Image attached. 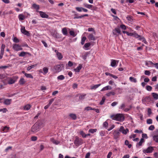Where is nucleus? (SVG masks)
Instances as JSON below:
<instances>
[{"label": "nucleus", "instance_id": "1", "mask_svg": "<svg viewBox=\"0 0 158 158\" xmlns=\"http://www.w3.org/2000/svg\"><path fill=\"white\" fill-rule=\"evenodd\" d=\"M110 118L112 119L120 122L123 121L125 118L123 114H117L110 116Z\"/></svg>", "mask_w": 158, "mask_h": 158}, {"label": "nucleus", "instance_id": "7", "mask_svg": "<svg viewBox=\"0 0 158 158\" xmlns=\"http://www.w3.org/2000/svg\"><path fill=\"white\" fill-rule=\"evenodd\" d=\"M153 150V148L152 147H149L146 149H144L143 150V152L144 153H152Z\"/></svg>", "mask_w": 158, "mask_h": 158}, {"label": "nucleus", "instance_id": "48", "mask_svg": "<svg viewBox=\"0 0 158 158\" xmlns=\"http://www.w3.org/2000/svg\"><path fill=\"white\" fill-rule=\"evenodd\" d=\"M103 127L106 128H107L108 125V123L107 122L105 121L103 123Z\"/></svg>", "mask_w": 158, "mask_h": 158}, {"label": "nucleus", "instance_id": "2", "mask_svg": "<svg viewBox=\"0 0 158 158\" xmlns=\"http://www.w3.org/2000/svg\"><path fill=\"white\" fill-rule=\"evenodd\" d=\"M63 68L62 64H57L54 67L53 71L55 73H58L61 71Z\"/></svg>", "mask_w": 158, "mask_h": 158}, {"label": "nucleus", "instance_id": "51", "mask_svg": "<svg viewBox=\"0 0 158 158\" xmlns=\"http://www.w3.org/2000/svg\"><path fill=\"white\" fill-rule=\"evenodd\" d=\"M88 55V53L87 52H85L84 54V55L82 56V58L84 59V60H85L86 59L87 56Z\"/></svg>", "mask_w": 158, "mask_h": 158}, {"label": "nucleus", "instance_id": "6", "mask_svg": "<svg viewBox=\"0 0 158 158\" xmlns=\"http://www.w3.org/2000/svg\"><path fill=\"white\" fill-rule=\"evenodd\" d=\"M39 130V125L37 123L35 124L31 128L32 131L34 132H36L38 131Z\"/></svg>", "mask_w": 158, "mask_h": 158}, {"label": "nucleus", "instance_id": "10", "mask_svg": "<svg viewBox=\"0 0 158 158\" xmlns=\"http://www.w3.org/2000/svg\"><path fill=\"white\" fill-rule=\"evenodd\" d=\"M119 60H111L110 65L112 67L116 66L118 63Z\"/></svg>", "mask_w": 158, "mask_h": 158}, {"label": "nucleus", "instance_id": "28", "mask_svg": "<svg viewBox=\"0 0 158 158\" xmlns=\"http://www.w3.org/2000/svg\"><path fill=\"white\" fill-rule=\"evenodd\" d=\"M91 45V44L90 43H87L85 44L83 48L86 50H87L88 49L87 48L89 47Z\"/></svg>", "mask_w": 158, "mask_h": 158}, {"label": "nucleus", "instance_id": "15", "mask_svg": "<svg viewBox=\"0 0 158 158\" xmlns=\"http://www.w3.org/2000/svg\"><path fill=\"white\" fill-rule=\"evenodd\" d=\"M88 38V39L90 40H96L94 35L93 34H89V35Z\"/></svg>", "mask_w": 158, "mask_h": 158}, {"label": "nucleus", "instance_id": "31", "mask_svg": "<svg viewBox=\"0 0 158 158\" xmlns=\"http://www.w3.org/2000/svg\"><path fill=\"white\" fill-rule=\"evenodd\" d=\"M18 18H19V20H23L25 18V17L24 15L22 14H19V15Z\"/></svg>", "mask_w": 158, "mask_h": 158}, {"label": "nucleus", "instance_id": "5", "mask_svg": "<svg viewBox=\"0 0 158 158\" xmlns=\"http://www.w3.org/2000/svg\"><path fill=\"white\" fill-rule=\"evenodd\" d=\"M21 31L22 33L28 36L30 35V34L29 32L28 31L26 30L25 27H24L21 25Z\"/></svg>", "mask_w": 158, "mask_h": 158}, {"label": "nucleus", "instance_id": "9", "mask_svg": "<svg viewBox=\"0 0 158 158\" xmlns=\"http://www.w3.org/2000/svg\"><path fill=\"white\" fill-rule=\"evenodd\" d=\"M120 133L118 130H114L113 133L114 139H117L119 137Z\"/></svg>", "mask_w": 158, "mask_h": 158}, {"label": "nucleus", "instance_id": "62", "mask_svg": "<svg viewBox=\"0 0 158 158\" xmlns=\"http://www.w3.org/2000/svg\"><path fill=\"white\" fill-rule=\"evenodd\" d=\"M83 8L82 7H76V10L79 12H81Z\"/></svg>", "mask_w": 158, "mask_h": 158}, {"label": "nucleus", "instance_id": "47", "mask_svg": "<svg viewBox=\"0 0 158 158\" xmlns=\"http://www.w3.org/2000/svg\"><path fill=\"white\" fill-rule=\"evenodd\" d=\"M80 134L82 135V137L84 138L86 137V134L82 131H80Z\"/></svg>", "mask_w": 158, "mask_h": 158}, {"label": "nucleus", "instance_id": "26", "mask_svg": "<svg viewBox=\"0 0 158 158\" xmlns=\"http://www.w3.org/2000/svg\"><path fill=\"white\" fill-rule=\"evenodd\" d=\"M152 97L155 100L158 99V94L155 93H152Z\"/></svg>", "mask_w": 158, "mask_h": 158}, {"label": "nucleus", "instance_id": "8", "mask_svg": "<svg viewBox=\"0 0 158 158\" xmlns=\"http://www.w3.org/2000/svg\"><path fill=\"white\" fill-rule=\"evenodd\" d=\"M151 101L150 98L149 96L146 97L142 99V102L144 104H148Z\"/></svg>", "mask_w": 158, "mask_h": 158}, {"label": "nucleus", "instance_id": "40", "mask_svg": "<svg viewBox=\"0 0 158 158\" xmlns=\"http://www.w3.org/2000/svg\"><path fill=\"white\" fill-rule=\"evenodd\" d=\"M64 78L65 77L63 75L59 76L57 77V79L58 80H64Z\"/></svg>", "mask_w": 158, "mask_h": 158}, {"label": "nucleus", "instance_id": "12", "mask_svg": "<svg viewBox=\"0 0 158 158\" xmlns=\"http://www.w3.org/2000/svg\"><path fill=\"white\" fill-rule=\"evenodd\" d=\"M154 134L152 135L153 140L155 142L158 143V134L156 133H154Z\"/></svg>", "mask_w": 158, "mask_h": 158}, {"label": "nucleus", "instance_id": "35", "mask_svg": "<svg viewBox=\"0 0 158 158\" xmlns=\"http://www.w3.org/2000/svg\"><path fill=\"white\" fill-rule=\"evenodd\" d=\"M144 140L143 138H141L140 139V141L137 143V144L139 146H141L142 145V143L144 142Z\"/></svg>", "mask_w": 158, "mask_h": 158}, {"label": "nucleus", "instance_id": "36", "mask_svg": "<svg viewBox=\"0 0 158 158\" xmlns=\"http://www.w3.org/2000/svg\"><path fill=\"white\" fill-rule=\"evenodd\" d=\"M37 66V64L32 65L28 67L27 68V70L28 71L30 70L31 69L34 68V67Z\"/></svg>", "mask_w": 158, "mask_h": 158}, {"label": "nucleus", "instance_id": "56", "mask_svg": "<svg viewBox=\"0 0 158 158\" xmlns=\"http://www.w3.org/2000/svg\"><path fill=\"white\" fill-rule=\"evenodd\" d=\"M155 129V127L154 125H152L150 126L148 128V129L149 130L152 131Z\"/></svg>", "mask_w": 158, "mask_h": 158}, {"label": "nucleus", "instance_id": "23", "mask_svg": "<svg viewBox=\"0 0 158 158\" xmlns=\"http://www.w3.org/2000/svg\"><path fill=\"white\" fill-rule=\"evenodd\" d=\"M101 85V84L92 85L90 86V89H96Z\"/></svg>", "mask_w": 158, "mask_h": 158}, {"label": "nucleus", "instance_id": "50", "mask_svg": "<svg viewBox=\"0 0 158 158\" xmlns=\"http://www.w3.org/2000/svg\"><path fill=\"white\" fill-rule=\"evenodd\" d=\"M85 94H83L79 97L80 99H84L85 98V97L86 96Z\"/></svg>", "mask_w": 158, "mask_h": 158}, {"label": "nucleus", "instance_id": "58", "mask_svg": "<svg viewBox=\"0 0 158 158\" xmlns=\"http://www.w3.org/2000/svg\"><path fill=\"white\" fill-rule=\"evenodd\" d=\"M105 100V98L104 97H103L102 99V101L100 102V104L101 105H102L104 103Z\"/></svg>", "mask_w": 158, "mask_h": 158}, {"label": "nucleus", "instance_id": "4", "mask_svg": "<svg viewBox=\"0 0 158 158\" xmlns=\"http://www.w3.org/2000/svg\"><path fill=\"white\" fill-rule=\"evenodd\" d=\"M12 48L13 49L16 51H21L23 50L21 46L18 44H14L13 45Z\"/></svg>", "mask_w": 158, "mask_h": 158}, {"label": "nucleus", "instance_id": "14", "mask_svg": "<svg viewBox=\"0 0 158 158\" xmlns=\"http://www.w3.org/2000/svg\"><path fill=\"white\" fill-rule=\"evenodd\" d=\"M40 15L42 18H48V15L46 14L45 13L41 11H39Z\"/></svg>", "mask_w": 158, "mask_h": 158}, {"label": "nucleus", "instance_id": "61", "mask_svg": "<svg viewBox=\"0 0 158 158\" xmlns=\"http://www.w3.org/2000/svg\"><path fill=\"white\" fill-rule=\"evenodd\" d=\"M144 74L147 75H149L151 74V73L149 71L146 70L145 71Z\"/></svg>", "mask_w": 158, "mask_h": 158}, {"label": "nucleus", "instance_id": "17", "mask_svg": "<svg viewBox=\"0 0 158 158\" xmlns=\"http://www.w3.org/2000/svg\"><path fill=\"white\" fill-rule=\"evenodd\" d=\"M27 54H28L29 56H31V54L30 53L28 52H21L20 53H19V56L23 57Z\"/></svg>", "mask_w": 158, "mask_h": 158}, {"label": "nucleus", "instance_id": "3", "mask_svg": "<svg viewBox=\"0 0 158 158\" xmlns=\"http://www.w3.org/2000/svg\"><path fill=\"white\" fill-rule=\"evenodd\" d=\"M74 143L76 145L79 146L83 143V140L77 136H76Z\"/></svg>", "mask_w": 158, "mask_h": 158}, {"label": "nucleus", "instance_id": "57", "mask_svg": "<svg viewBox=\"0 0 158 158\" xmlns=\"http://www.w3.org/2000/svg\"><path fill=\"white\" fill-rule=\"evenodd\" d=\"M131 106H130L124 109L123 110L125 112H127L128 111H129V110H130L131 109Z\"/></svg>", "mask_w": 158, "mask_h": 158}, {"label": "nucleus", "instance_id": "11", "mask_svg": "<svg viewBox=\"0 0 158 158\" xmlns=\"http://www.w3.org/2000/svg\"><path fill=\"white\" fill-rule=\"evenodd\" d=\"M51 35L52 36L56 38H60L61 36V35L59 34L56 31L52 32Z\"/></svg>", "mask_w": 158, "mask_h": 158}, {"label": "nucleus", "instance_id": "16", "mask_svg": "<svg viewBox=\"0 0 158 158\" xmlns=\"http://www.w3.org/2000/svg\"><path fill=\"white\" fill-rule=\"evenodd\" d=\"M50 141L52 143L55 145H58L60 143V142L58 140H57L53 138H51L50 139Z\"/></svg>", "mask_w": 158, "mask_h": 158}, {"label": "nucleus", "instance_id": "45", "mask_svg": "<svg viewBox=\"0 0 158 158\" xmlns=\"http://www.w3.org/2000/svg\"><path fill=\"white\" fill-rule=\"evenodd\" d=\"M69 34L70 35L72 36L73 37H75L76 35V34H75L74 32L73 31H69Z\"/></svg>", "mask_w": 158, "mask_h": 158}, {"label": "nucleus", "instance_id": "63", "mask_svg": "<svg viewBox=\"0 0 158 158\" xmlns=\"http://www.w3.org/2000/svg\"><path fill=\"white\" fill-rule=\"evenodd\" d=\"M54 98H52L50 100L49 102V103L48 105H49V106H50V105L52 104V102L54 101Z\"/></svg>", "mask_w": 158, "mask_h": 158}, {"label": "nucleus", "instance_id": "24", "mask_svg": "<svg viewBox=\"0 0 158 158\" xmlns=\"http://www.w3.org/2000/svg\"><path fill=\"white\" fill-rule=\"evenodd\" d=\"M154 64L151 61H148V62H146L145 63L146 65L148 67H152V65H154Z\"/></svg>", "mask_w": 158, "mask_h": 158}, {"label": "nucleus", "instance_id": "53", "mask_svg": "<svg viewBox=\"0 0 158 158\" xmlns=\"http://www.w3.org/2000/svg\"><path fill=\"white\" fill-rule=\"evenodd\" d=\"M94 110L93 109V108L90 106L87 107H85L84 109L85 110H87V111H89V110Z\"/></svg>", "mask_w": 158, "mask_h": 158}, {"label": "nucleus", "instance_id": "64", "mask_svg": "<svg viewBox=\"0 0 158 158\" xmlns=\"http://www.w3.org/2000/svg\"><path fill=\"white\" fill-rule=\"evenodd\" d=\"M7 111V109L6 108L0 109V112H2L3 113H5Z\"/></svg>", "mask_w": 158, "mask_h": 158}, {"label": "nucleus", "instance_id": "29", "mask_svg": "<svg viewBox=\"0 0 158 158\" xmlns=\"http://www.w3.org/2000/svg\"><path fill=\"white\" fill-rule=\"evenodd\" d=\"M56 55L57 57L59 60H60L62 59L63 57L62 56L61 54L58 52H57L56 53Z\"/></svg>", "mask_w": 158, "mask_h": 158}, {"label": "nucleus", "instance_id": "18", "mask_svg": "<svg viewBox=\"0 0 158 158\" xmlns=\"http://www.w3.org/2000/svg\"><path fill=\"white\" fill-rule=\"evenodd\" d=\"M12 101L11 99H5L4 101V104L6 105H9L10 103Z\"/></svg>", "mask_w": 158, "mask_h": 158}, {"label": "nucleus", "instance_id": "32", "mask_svg": "<svg viewBox=\"0 0 158 158\" xmlns=\"http://www.w3.org/2000/svg\"><path fill=\"white\" fill-rule=\"evenodd\" d=\"M48 68L47 67H45L43 68V71L44 72V74H46L48 72Z\"/></svg>", "mask_w": 158, "mask_h": 158}, {"label": "nucleus", "instance_id": "42", "mask_svg": "<svg viewBox=\"0 0 158 158\" xmlns=\"http://www.w3.org/2000/svg\"><path fill=\"white\" fill-rule=\"evenodd\" d=\"M97 131V130L96 129H90L89 130V132H90L91 133H94L96 132Z\"/></svg>", "mask_w": 158, "mask_h": 158}, {"label": "nucleus", "instance_id": "20", "mask_svg": "<svg viewBox=\"0 0 158 158\" xmlns=\"http://www.w3.org/2000/svg\"><path fill=\"white\" fill-rule=\"evenodd\" d=\"M31 107V106L30 104H27L24 106L23 107V110H29Z\"/></svg>", "mask_w": 158, "mask_h": 158}, {"label": "nucleus", "instance_id": "44", "mask_svg": "<svg viewBox=\"0 0 158 158\" xmlns=\"http://www.w3.org/2000/svg\"><path fill=\"white\" fill-rule=\"evenodd\" d=\"M5 47V45L4 44H2L1 47V52H4Z\"/></svg>", "mask_w": 158, "mask_h": 158}, {"label": "nucleus", "instance_id": "60", "mask_svg": "<svg viewBox=\"0 0 158 158\" xmlns=\"http://www.w3.org/2000/svg\"><path fill=\"white\" fill-rule=\"evenodd\" d=\"M120 27L123 30H126L127 29L126 26L124 24H122L120 26Z\"/></svg>", "mask_w": 158, "mask_h": 158}, {"label": "nucleus", "instance_id": "59", "mask_svg": "<svg viewBox=\"0 0 158 158\" xmlns=\"http://www.w3.org/2000/svg\"><path fill=\"white\" fill-rule=\"evenodd\" d=\"M133 34H134V35L133 36L136 38H138L140 36L138 34L136 33L135 32H134V33H133Z\"/></svg>", "mask_w": 158, "mask_h": 158}, {"label": "nucleus", "instance_id": "13", "mask_svg": "<svg viewBox=\"0 0 158 158\" xmlns=\"http://www.w3.org/2000/svg\"><path fill=\"white\" fill-rule=\"evenodd\" d=\"M116 32L119 34H121L120 29L119 27H117L113 31V33L114 35H117Z\"/></svg>", "mask_w": 158, "mask_h": 158}, {"label": "nucleus", "instance_id": "19", "mask_svg": "<svg viewBox=\"0 0 158 158\" xmlns=\"http://www.w3.org/2000/svg\"><path fill=\"white\" fill-rule=\"evenodd\" d=\"M112 89V87L109 85L106 86L104 87H103L101 91H103L105 90H110Z\"/></svg>", "mask_w": 158, "mask_h": 158}, {"label": "nucleus", "instance_id": "41", "mask_svg": "<svg viewBox=\"0 0 158 158\" xmlns=\"http://www.w3.org/2000/svg\"><path fill=\"white\" fill-rule=\"evenodd\" d=\"M86 39V38L85 36H84L82 37L81 40V43L82 45L84 44L85 40Z\"/></svg>", "mask_w": 158, "mask_h": 158}, {"label": "nucleus", "instance_id": "37", "mask_svg": "<svg viewBox=\"0 0 158 158\" xmlns=\"http://www.w3.org/2000/svg\"><path fill=\"white\" fill-rule=\"evenodd\" d=\"M127 20L130 22H133V19L132 17L130 16H128L127 17Z\"/></svg>", "mask_w": 158, "mask_h": 158}, {"label": "nucleus", "instance_id": "43", "mask_svg": "<svg viewBox=\"0 0 158 158\" xmlns=\"http://www.w3.org/2000/svg\"><path fill=\"white\" fill-rule=\"evenodd\" d=\"M125 144L126 145H127L129 148L131 147V145L129 144V141L127 140H126L125 142Z\"/></svg>", "mask_w": 158, "mask_h": 158}, {"label": "nucleus", "instance_id": "33", "mask_svg": "<svg viewBox=\"0 0 158 158\" xmlns=\"http://www.w3.org/2000/svg\"><path fill=\"white\" fill-rule=\"evenodd\" d=\"M84 6L85 7L88 9H90L93 6L92 5L88 4L86 3L84 4Z\"/></svg>", "mask_w": 158, "mask_h": 158}, {"label": "nucleus", "instance_id": "34", "mask_svg": "<svg viewBox=\"0 0 158 158\" xmlns=\"http://www.w3.org/2000/svg\"><path fill=\"white\" fill-rule=\"evenodd\" d=\"M9 129V127L5 126L2 129V131L4 132H6L8 131Z\"/></svg>", "mask_w": 158, "mask_h": 158}, {"label": "nucleus", "instance_id": "39", "mask_svg": "<svg viewBox=\"0 0 158 158\" xmlns=\"http://www.w3.org/2000/svg\"><path fill=\"white\" fill-rule=\"evenodd\" d=\"M25 76L27 78H30L32 79L33 78V76L30 74L25 73Z\"/></svg>", "mask_w": 158, "mask_h": 158}, {"label": "nucleus", "instance_id": "46", "mask_svg": "<svg viewBox=\"0 0 158 158\" xmlns=\"http://www.w3.org/2000/svg\"><path fill=\"white\" fill-rule=\"evenodd\" d=\"M33 7L37 10H38L39 8V6L35 4H33L32 5Z\"/></svg>", "mask_w": 158, "mask_h": 158}, {"label": "nucleus", "instance_id": "30", "mask_svg": "<svg viewBox=\"0 0 158 158\" xmlns=\"http://www.w3.org/2000/svg\"><path fill=\"white\" fill-rule=\"evenodd\" d=\"M129 80L132 82L134 83H136L137 82V80L134 77H129Z\"/></svg>", "mask_w": 158, "mask_h": 158}, {"label": "nucleus", "instance_id": "22", "mask_svg": "<svg viewBox=\"0 0 158 158\" xmlns=\"http://www.w3.org/2000/svg\"><path fill=\"white\" fill-rule=\"evenodd\" d=\"M62 32L64 35H67L68 34L67 28L66 27H64L62 29Z\"/></svg>", "mask_w": 158, "mask_h": 158}, {"label": "nucleus", "instance_id": "38", "mask_svg": "<svg viewBox=\"0 0 158 158\" xmlns=\"http://www.w3.org/2000/svg\"><path fill=\"white\" fill-rule=\"evenodd\" d=\"M15 81L13 79L10 78L8 81V83L9 84H13L15 82Z\"/></svg>", "mask_w": 158, "mask_h": 158}, {"label": "nucleus", "instance_id": "55", "mask_svg": "<svg viewBox=\"0 0 158 158\" xmlns=\"http://www.w3.org/2000/svg\"><path fill=\"white\" fill-rule=\"evenodd\" d=\"M129 131V130L127 129H124L123 131L122 132V133L123 134H126Z\"/></svg>", "mask_w": 158, "mask_h": 158}, {"label": "nucleus", "instance_id": "54", "mask_svg": "<svg viewBox=\"0 0 158 158\" xmlns=\"http://www.w3.org/2000/svg\"><path fill=\"white\" fill-rule=\"evenodd\" d=\"M13 41L15 43H19V40L16 37H15L13 38Z\"/></svg>", "mask_w": 158, "mask_h": 158}, {"label": "nucleus", "instance_id": "49", "mask_svg": "<svg viewBox=\"0 0 158 158\" xmlns=\"http://www.w3.org/2000/svg\"><path fill=\"white\" fill-rule=\"evenodd\" d=\"M152 123V120L151 119H148L147 120V123L148 124H151Z\"/></svg>", "mask_w": 158, "mask_h": 158}, {"label": "nucleus", "instance_id": "52", "mask_svg": "<svg viewBox=\"0 0 158 158\" xmlns=\"http://www.w3.org/2000/svg\"><path fill=\"white\" fill-rule=\"evenodd\" d=\"M152 89V87L150 85H148L146 86V89L148 91H151Z\"/></svg>", "mask_w": 158, "mask_h": 158}, {"label": "nucleus", "instance_id": "25", "mask_svg": "<svg viewBox=\"0 0 158 158\" xmlns=\"http://www.w3.org/2000/svg\"><path fill=\"white\" fill-rule=\"evenodd\" d=\"M26 81L24 79L21 77L19 81V83L20 85H23L25 83Z\"/></svg>", "mask_w": 158, "mask_h": 158}, {"label": "nucleus", "instance_id": "21", "mask_svg": "<svg viewBox=\"0 0 158 158\" xmlns=\"http://www.w3.org/2000/svg\"><path fill=\"white\" fill-rule=\"evenodd\" d=\"M82 67V65L81 64H80L78 66L76 69H74V71L75 72H78L80 71V70L81 69Z\"/></svg>", "mask_w": 158, "mask_h": 158}, {"label": "nucleus", "instance_id": "27", "mask_svg": "<svg viewBox=\"0 0 158 158\" xmlns=\"http://www.w3.org/2000/svg\"><path fill=\"white\" fill-rule=\"evenodd\" d=\"M69 117L73 120H75L77 118L76 115L74 114H70L69 115Z\"/></svg>", "mask_w": 158, "mask_h": 158}]
</instances>
